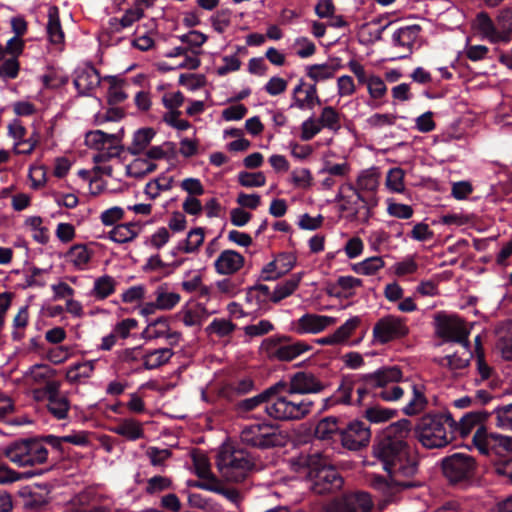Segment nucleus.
<instances>
[{"label":"nucleus","mask_w":512,"mask_h":512,"mask_svg":"<svg viewBox=\"0 0 512 512\" xmlns=\"http://www.w3.org/2000/svg\"><path fill=\"white\" fill-rule=\"evenodd\" d=\"M144 16V9L142 7H133L128 9L121 18H111L109 20L110 29L112 32L118 33L124 28L131 27L136 21H139Z\"/></svg>","instance_id":"34"},{"label":"nucleus","mask_w":512,"mask_h":512,"mask_svg":"<svg viewBox=\"0 0 512 512\" xmlns=\"http://www.w3.org/2000/svg\"><path fill=\"white\" fill-rule=\"evenodd\" d=\"M338 430V419L333 416L319 421L315 429V435L319 439H329Z\"/></svg>","instance_id":"56"},{"label":"nucleus","mask_w":512,"mask_h":512,"mask_svg":"<svg viewBox=\"0 0 512 512\" xmlns=\"http://www.w3.org/2000/svg\"><path fill=\"white\" fill-rule=\"evenodd\" d=\"M4 454L19 467L40 465L48 458L47 448L36 438L15 441L5 448Z\"/></svg>","instance_id":"5"},{"label":"nucleus","mask_w":512,"mask_h":512,"mask_svg":"<svg viewBox=\"0 0 512 512\" xmlns=\"http://www.w3.org/2000/svg\"><path fill=\"white\" fill-rule=\"evenodd\" d=\"M373 453L385 471L405 476H414L418 471L417 460L411 455L408 445H398L379 439L373 447Z\"/></svg>","instance_id":"3"},{"label":"nucleus","mask_w":512,"mask_h":512,"mask_svg":"<svg viewBox=\"0 0 512 512\" xmlns=\"http://www.w3.org/2000/svg\"><path fill=\"white\" fill-rule=\"evenodd\" d=\"M193 464L195 468L196 475L202 479V481H207L211 478H216L210 470V463L208 458L202 453H194L192 455Z\"/></svg>","instance_id":"58"},{"label":"nucleus","mask_w":512,"mask_h":512,"mask_svg":"<svg viewBox=\"0 0 512 512\" xmlns=\"http://www.w3.org/2000/svg\"><path fill=\"white\" fill-rule=\"evenodd\" d=\"M411 435V422L407 419H401L390 424L384 431L380 439L393 442L398 445H408L407 439Z\"/></svg>","instance_id":"27"},{"label":"nucleus","mask_w":512,"mask_h":512,"mask_svg":"<svg viewBox=\"0 0 512 512\" xmlns=\"http://www.w3.org/2000/svg\"><path fill=\"white\" fill-rule=\"evenodd\" d=\"M473 443L482 454H488L492 445L496 443H499L505 449H509L511 439L496 433L488 434L485 427L480 426L473 435Z\"/></svg>","instance_id":"23"},{"label":"nucleus","mask_w":512,"mask_h":512,"mask_svg":"<svg viewBox=\"0 0 512 512\" xmlns=\"http://www.w3.org/2000/svg\"><path fill=\"white\" fill-rule=\"evenodd\" d=\"M496 24L502 34L507 37V43L512 40V4L501 8L496 16Z\"/></svg>","instance_id":"50"},{"label":"nucleus","mask_w":512,"mask_h":512,"mask_svg":"<svg viewBox=\"0 0 512 512\" xmlns=\"http://www.w3.org/2000/svg\"><path fill=\"white\" fill-rule=\"evenodd\" d=\"M173 355V350L168 347L145 351L144 368L147 370L159 368L168 363Z\"/></svg>","instance_id":"35"},{"label":"nucleus","mask_w":512,"mask_h":512,"mask_svg":"<svg viewBox=\"0 0 512 512\" xmlns=\"http://www.w3.org/2000/svg\"><path fill=\"white\" fill-rule=\"evenodd\" d=\"M236 329V325L228 319L216 318L206 328L207 334H215L218 337H227Z\"/></svg>","instance_id":"49"},{"label":"nucleus","mask_w":512,"mask_h":512,"mask_svg":"<svg viewBox=\"0 0 512 512\" xmlns=\"http://www.w3.org/2000/svg\"><path fill=\"white\" fill-rule=\"evenodd\" d=\"M361 319L358 316L351 317L344 324L335 330V336L340 343L348 340L354 331L359 327Z\"/></svg>","instance_id":"60"},{"label":"nucleus","mask_w":512,"mask_h":512,"mask_svg":"<svg viewBox=\"0 0 512 512\" xmlns=\"http://www.w3.org/2000/svg\"><path fill=\"white\" fill-rule=\"evenodd\" d=\"M296 263V258L290 253H281L267 263L261 270V278L265 281L276 280L290 272Z\"/></svg>","instance_id":"18"},{"label":"nucleus","mask_w":512,"mask_h":512,"mask_svg":"<svg viewBox=\"0 0 512 512\" xmlns=\"http://www.w3.org/2000/svg\"><path fill=\"white\" fill-rule=\"evenodd\" d=\"M47 409L56 419L62 420L68 416L70 402L66 396L48 399Z\"/></svg>","instance_id":"51"},{"label":"nucleus","mask_w":512,"mask_h":512,"mask_svg":"<svg viewBox=\"0 0 512 512\" xmlns=\"http://www.w3.org/2000/svg\"><path fill=\"white\" fill-rule=\"evenodd\" d=\"M324 387L312 373L301 371L293 374L289 380L288 394L275 399L269 407V417L278 421H298L306 418L312 412L314 402L299 395L318 393Z\"/></svg>","instance_id":"1"},{"label":"nucleus","mask_w":512,"mask_h":512,"mask_svg":"<svg viewBox=\"0 0 512 512\" xmlns=\"http://www.w3.org/2000/svg\"><path fill=\"white\" fill-rule=\"evenodd\" d=\"M398 116L392 113H375L367 120V125L373 129H381L388 126H393L396 123Z\"/></svg>","instance_id":"61"},{"label":"nucleus","mask_w":512,"mask_h":512,"mask_svg":"<svg viewBox=\"0 0 512 512\" xmlns=\"http://www.w3.org/2000/svg\"><path fill=\"white\" fill-rule=\"evenodd\" d=\"M456 433L457 422L450 414L423 416L416 428L419 442L427 448L446 446Z\"/></svg>","instance_id":"2"},{"label":"nucleus","mask_w":512,"mask_h":512,"mask_svg":"<svg viewBox=\"0 0 512 512\" xmlns=\"http://www.w3.org/2000/svg\"><path fill=\"white\" fill-rule=\"evenodd\" d=\"M120 139L116 134H108L107 139L104 142L103 149L99 150L100 154L95 157L99 158H112L119 156L121 153Z\"/></svg>","instance_id":"59"},{"label":"nucleus","mask_w":512,"mask_h":512,"mask_svg":"<svg viewBox=\"0 0 512 512\" xmlns=\"http://www.w3.org/2000/svg\"><path fill=\"white\" fill-rule=\"evenodd\" d=\"M340 67L339 63L330 62L310 65L306 68V71L309 78L314 82H319L333 78Z\"/></svg>","instance_id":"36"},{"label":"nucleus","mask_w":512,"mask_h":512,"mask_svg":"<svg viewBox=\"0 0 512 512\" xmlns=\"http://www.w3.org/2000/svg\"><path fill=\"white\" fill-rule=\"evenodd\" d=\"M196 486L203 490L222 495L236 507H239L243 501V495L238 489L225 485L221 480L217 478H211L207 481H200L196 483Z\"/></svg>","instance_id":"22"},{"label":"nucleus","mask_w":512,"mask_h":512,"mask_svg":"<svg viewBox=\"0 0 512 512\" xmlns=\"http://www.w3.org/2000/svg\"><path fill=\"white\" fill-rule=\"evenodd\" d=\"M238 182L243 187H261L266 183V177L262 172H240Z\"/></svg>","instance_id":"62"},{"label":"nucleus","mask_w":512,"mask_h":512,"mask_svg":"<svg viewBox=\"0 0 512 512\" xmlns=\"http://www.w3.org/2000/svg\"><path fill=\"white\" fill-rule=\"evenodd\" d=\"M139 230L136 223L119 224L109 232L108 237L116 243H127L137 237Z\"/></svg>","instance_id":"38"},{"label":"nucleus","mask_w":512,"mask_h":512,"mask_svg":"<svg viewBox=\"0 0 512 512\" xmlns=\"http://www.w3.org/2000/svg\"><path fill=\"white\" fill-rule=\"evenodd\" d=\"M356 385V380L349 377L343 378L335 393L330 398L325 400L327 405L354 404V400L352 399V392L354 391Z\"/></svg>","instance_id":"32"},{"label":"nucleus","mask_w":512,"mask_h":512,"mask_svg":"<svg viewBox=\"0 0 512 512\" xmlns=\"http://www.w3.org/2000/svg\"><path fill=\"white\" fill-rule=\"evenodd\" d=\"M274 293L269 287L263 284L255 285L247 291L246 300L250 303L255 302L258 309H266L269 302H273Z\"/></svg>","instance_id":"37"},{"label":"nucleus","mask_w":512,"mask_h":512,"mask_svg":"<svg viewBox=\"0 0 512 512\" xmlns=\"http://www.w3.org/2000/svg\"><path fill=\"white\" fill-rule=\"evenodd\" d=\"M204 229L201 227H197L194 229H191L186 237V239L183 241V243L179 246V249L183 251L184 253H194L198 251L200 246L204 242Z\"/></svg>","instance_id":"45"},{"label":"nucleus","mask_w":512,"mask_h":512,"mask_svg":"<svg viewBox=\"0 0 512 512\" xmlns=\"http://www.w3.org/2000/svg\"><path fill=\"white\" fill-rule=\"evenodd\" d=\"M142 337L146 340H154L158 338H165L168 340L169 345H178L181 340V333L172 331L169 325V318L161 316L146 326L142 332Z\"/></svg>","instance_id":"16"},{"label":"nucleus","mask_w":512,"mask_h":512,"mask_svg":"<svg viewBox=\"0 0 512 512\" xmlns=\"http://www.w3.org/2000/svg\"><path fill=\"white\" fill-rule=\"evenodd\" d=\"M369 96L374 100L383 98L387 93V86L383 79L376 75L369 76L366 83Z\"/></svg>","instance_id":"63"},{"label":"nucleus","mask_w":512,"mask_h":512,"mask_svg":"<svg viewBox=\"0 0 512 512\" xmlns=\"http://www.w3.org/2000/svg\"><path fill=\"white\" fill-rule=\"evenodd\" d=\"M408 333L406 320L395 315L380 318L373 327V337L380 344L403 338Z\"/></svg>","instance_id":"13"},{"label":"nucleus","mask_w":512,"mask_h":512,"mask_svg":"<svg viewBox=\"0 0 512 512\" xmlns=\"http://www.w3.org/2000/svg\"><path fill=\"white\" fill-rule=\"evenodd\" d=\"M387 187L397 193H401L404 191V172L400 168L391 169L386 178Z\"/></svg>","instance_id":"64"},{"label":"nucleus","mask_w":512,"mask_h":512,"mask_svg":"<svg viewBox=\"0 0 512 512\" xmlns=\"http://www.w3.org/2000/svg\"><path fill=\"white\" fill-rule=\"evenodd\" d=\"M100 84V76L96 69L87 67L77 71L74 86L81 95L89 94Z\"/></svg>","instance_id":"29"},{"label":"nucleus","mask_w":512,"mask_h":512,"mask_svg":"<svg viewBox=\"0 0 512 512\" xmlns=\"http://www.w3.org/2000/svg\"><path fill=\"white\" fill-rule=\"evenodd\" d=\"M48 21L46 24V33L51 44L63 49L65 43V33L63 31L59 9L55 5H50L47 11Z\"/></svg>","instance_id":"24"},{"label":"nucleus","mask_w":512,"mask_h":512,"mask_svg":"<svg viewBox=\"0 0 512 512\" xmlns=\"http://www.w3.org/2000/svg\"><path fill=\"white\" fill-rule=\"evenodd\" d=\"M245 264L243 255L234 250H224L214 262L215 271L220 275H234L240 271Z\"/></svg>","instance_id":"21"},{"label":"nucleus","mask_w":512,"mask_h":512,"mask_svg":"<svg viewBox=\"0 0 512 512\" xmlns=\"http://www.w3.org/2000/svg\"><path fill=\"white\" fill-rule=\"evenodd\" d=\"M488 414L483 411H473L465 414L459 423H457V433L461 437H466L470 434L473 428L483 426V422L486 420Z\"/></svg>","instance_id":"33"},{"label":"nucleus","mask_w":512,"mask_h":512,"mask_svg":"<svg viewBox=\"0 0 512 512\" xmlns=\"http://www.w3.org/2000/svg\"><path fill=\"white\" fill-rule=\"evenodd\" d=\"M442 469L451 483H459L474 476L476 463L470 455L455 453L443 459Z\"/></svg>","instance_id":"11"},{"label":"nucleus","mask_w":512,"mask_h":512,"mask_svg":"<svg viewBox=\"0 0 512 512\" xmlns=\"http://www.w3.org/2000/svg\"><path fill=\"white\" fill-rule=\"evenodd\" d=\"M307 466V478L310 481V489L318 495L333 493L340 490L344 480L339 472L320 454H311L303 459Z\"/></svg>","instance_id":"4"},{"label":"nucleus","mask_w":512,"mask_h":512,"mask_svg":"<svg viewBox=\"0 0 512 512\" xmlns=\"http://www.w3.org/2000/svg\"><path fill=\"white\" fill-rule=\"evenodd\" d=\"M155 132L151 128L140 129L134 134L133 142L128 148L131 154H140L146 149L151 140L153 139Z\"/></svg>","instance_id":"47"},{"label":"nucleus","mask_w":512,"mask_h":512,"mask_svg":"<svg viewBox=\"0 0 512 512\" xmlns=\"http://www.w3.org/2000/svg\"><path fill=\"white\" fill-rule=\"evenodd\" d=\"M180 295L170 292L164 285L158 286L154 292V300L159 310H171L180 302Z\"/></svg>","instance_id":"39"},{"label":"nucleus","mask_w":512,"mask_h":512,"mask_svg":"<svg viewBox=\"0 0 512 512\" xmlns=\"http://www.w3.org/2000/svg\"><path fill=\"white\" fill-rule=\"evenodd\" d=\"M478 33L491 43H507V37L502 34L501 29L496 26L487 12H479L473 23Z\"/></svg>","instance_id":"20"},{"label":"nucleus","mask_w":512,"mask_h":512,"mask_svg":"<svg viewBox=\"0 0 512 512\" xmlns=\"http://www.w3.org/2000/svg\"><path fill=\"white\" fill-rule=\"evenodd\" d=\"M287 337H270L261 344L266 354L279 361H292L298 356L310 351L312 347L303 341L286 343Z\"/></svg>","instance_id":"8"},{"label":"nucleus","mask_w":512,"mask_h":512,"mask_svg":"<svg viewBox=\"0 0 512 512\" xmlns=\"http://www.w3.org/2000/svg\"><path fill=\"white\" fill-rule=\"evenodd\" d=\"M341 443L349 450H359L368 445L371 432L362 421H352L341 431Z\"/></svg>","instance_id":"15"},{"label":"nucleus","mask_w":512,"mask_h":512,"mask_svg":"<svg viewBox=\"0 0 512 512\" xmlns=\"http://www.w3.org/2000/svg\"><path fill=\"white\" fill-rule=\"evenodd\" d=\"M112 431L130 441H135L144 437V429L141 422L133 418L120 420Z\"/></svg>","instance_id":"31"},{"label":"nucleus","mask_w":512,"mask_h":512,"mask_svg":"<svg viewBox=\"0 0 512 512\" xmlns=\"http://www.w3.org/2000/svg\"><path fill=\"white\" fill-rule=\"evenodd\" d=\"M94 370V364L91 361L76 364L70 367L66 372V379L70 383H79L83 379L91 376Z\"/></svg>","instance_id":"46"},{"label":"nucleus","mask_w":512,"mask_h":512,"mask_svg":"<svg viewBox=\"0 0 512 512\" xmlns=\"http://www.w3.org/2000/svg\"><path fill=\"white\" fill-rule=\"evenodd\" d=\"M387 477L373 474L370 478V486L381 493L386 502L392 501L394 496L403 489L411 488L414 484L410 481L413 476H405L396 472L386 471Z\"/></svg>","instance_id":"12"},{"label":"nucleus","mask_w":512,"mask_h":512,"mask_svg":"<svg viewBox=\"0 0 512 512\" xmlns=\"http://www.w3.org/2000/svg\"><path fill=\"white\" fill-rule=\"evenodd\" d=\"M380 174L375 168L367 169L362 171L357 177V187H355L360 193L361 192H375L379 186Z\"/></svg>","instance_id":"40"},{"label":"nucleus","mask_w":512,"mask_h":512,"mask_svg":"<svg viewBox=\"0 0 512 512\" xmlns=\"http://www.w3.org/2000/svg\"><path fill=\"white\" fill-rule=\"evenodd\" d=\"M157 165L145 157H138L126 166L127 174L133 178H142L153 172Z\"/></svg>","instance_id":"42"},{"label":"nucleus","mask_w":512,"mask_h":512,"mask_svg":"<svg viewBox=\"0 0 512 512\" xmlns=\"http://www.w3.org/2000/svg\"><path fill=\"white\" fill-rule=\"evenodd\" d=\"M421 28L419 25H410L399 28L392 36L393 44L399 47L405 54L400 57H405L411 53L412 47L419 36Z\"/></svg>","instance_id":"26"},{"label":"nucleus","mask_w":512,"mask_h":512,"mask_svg":"<svg viewBox=\"0 0 512 512\" xmlns=\"http://www.w3.org/2000/svg\"><path fill=\"white\" fill-rule=\"evenodd\" d=\"M305 97H294V106L298 109H313L315 105L321 103L320 98L317 95L316 85H309L305 90Z\"/></svg>","instance_id":"55"},{"label":"nucleus","mask_w":512,"mask_h":512,"mask_svg":"<svg viewBox=\"0 0 512 512\" xmlns=\"http://www.w3.org/2000/svg\"><path fill=\"white\" fill-rule=\"evenodd\" d=\"M396 414L393 409L383 408L380 406H372L365 410L364 416L371 423H383L392 419Z\"/></svg>","instance_id":"54"},{"label":"nucleus","mask_w":512,"mask_h":512,"mask_svg":"<svg viewBox=\"0 0 512 512\" xmlns=\"http://www.w3.org/2000/svg\"><path fill=\"white\" fill-rule=\"evenodd\" d=\"M318 120L322 128H327L334 132L341 128L340 114L331 106H326L322 109Z\"/></svg>","instance_id":"48"},{"label":"nucleus","mask_w":512,"mask_h":512,"mask_svg":"<svg viewBox=\"0 0 512 512\" xmlns=\"http://www.w3.org/2000/svg\"><path fill=\"white\" fill-rule=\"evenodd\" d=\"M116 286V279L105 274L95 278L89 294L96 301H103L115 293Z\"/></svg>","instance_id":"30"},{"label":"nucleus","mask_w":512,"mask_h":512,"mask_svg":"<svg viewBox=\"0 0 512 512\" xmlns=\"http://www.w3.org/2000/svg\"><path fill=\"white\" fill-rule=\"evenodd\" d=\"M217 467L228 481L241 482L253 468L249 456L241 450L223 447L217 456Z\"/></svg>","instance_id":"6"},{"label":"nucleus","mask_w":512,"mask_h":512,"mask_svg":"<svg viewBox=\"0 0 512 512\" xmlns=\"http://www.w3.org/2000/svg\"><path fill=\"white\" fill-rule=\"evenodd\" d=\"M94 251L85 244H75L65 253V260L76 270H87Z\"/></svg>","instance_id":"25"},{"label":"nucleus","mask_w":512,"mask_h":512,"mask_svg":"<svg viewBox=\"0 0 512 512\" xmlns=\"http://www.w3.org/2000/svg\"><path fill=\"white\" fill-rule=\"evenodd\" d=\"M336 322L331 316L307 313L295 322L294 329L298 334H317Z\"/></svg>","instance_id":"17"},{"label":"nucleus","mask_w":512,"mask_h":512,"mask_svg":"<svg viewBox=\"0 0 512 512\" xmlns=\"http://www.w3.org/2000/svg\"><path fill=\"white\" fill-rule=\"evenodd\" d=\"M408 386L412 389L413 397L411 398L409 403L403 408V412L406 415L412 416L419 414L421 411H423L427 404V401L420 386L410 384H408Z\"/></svg>","instance_id":"44"},{"label":"nucleus","mask_w":512,"mask_h":512,"mask_svg":"<svg viewBox=\"0 0 512 512\" xmlns=\"http://www.w3.org/2000/svg\"><path fill=\"white\" fill-rule=\"evenodd\" d=\"M495 425L502 430L512 431V403L499 406L493 411Z\"/></svg>","instance_id":"53"},{"label":"nucleus","mask_w":512,"mask_h":512,"mask_svg":"<svg viewBox=\"0 0 512 512\" xmlns=\"http://www.w3.org/2000/svg\"><path fill=\"white\" fill-rule=\"evenodd\" d=\"M472 325L458 316H437L436 333L445 342H455L460 345L470 344L469 335Z\"/></svg>","instance_id":"9"},{"label":"nucleus","mask_w":512,"mask_h":512,"mask_svg":"<svg viewBox=\"0 0 512 512\" xmlns=\"http://www.w3.org/2000/svg\"><path fill=\"white\" fill-rule=\"evenodd\" d=\"M336 201L340 202V211L347 212L348 218L352 221L360 219L361 216L364 221H368L371 216V207L376 204L372 199H365L364 196L349 183L339 187Z\"/></svg>","instance_id":"7"},{"label":"nucleus","mask_w":512,"mask_h":512,"mask_svg":"<svg viewBox=\"0 0 512 512\" xmlns=\"http://www.w3.org/2000/svg\"><path fill=\"white\" fill-rule=\"evenodd\" d=\"M374 506L371 495L365 491H351L332 499L325 512H371Z\"/></svg>","instance_id":"10"},{"label":"nucleus","mask_w":512,"mask_h":512,"mask_svg":"<svg viewBox=\"0 0 512 512\" xmlns=\"http://www.w3.org/2000/svg\"><path fill=\"white\" fill-rule=\"evenodd\" d=\"M302 279V274L297 273L292 275L288 280L280 283L274 289L273 303H278L282 299L290 296L299 286Z\"/></svg>","instance_id":"43"},{"label":"nucleus","mask_w":512,"mask_h":512,"mask_svg":"<svg viewBox=\"0 0 512 512\" xmlns=\"http://www.w3.org/2000/svg\"><path fill=\"white\" fill-rule=\"evenodd\" d=\"M385 263L379 256H373L355 265L354 270L363 275H373L384 267Z\"/></svg>","instance_id":"57"},{"label":"nucleus","mask_w":512,"mask_h":512,"mask_svg":"<svg viewBox=\"0 0 512 512\" xmlns=\"http://www.w3.org/2000/svg\"><path fill=\"white\" fill-rule=\"evenodd\" d=\"M460 346V350L441 358L438 361L439 365L447 367L452 371L468 367L473 357L470 344H462Z\"/></svg>","instance_id":"28"},{"label":"nucleus","mask_w":512,"mask_h":512,"mask_svg":"<svg viewBox=\"0 0 512 512\" xmlns=\"http://www.w3.org/2000/svg\"><path fill=\"white\" fill-rule=\"evenodd\" d=\"M145 455L150 464L154 467H166V462L172 457L171 449H161L155 446H150L146 449Z\"/></svg>","instance_id":"52"},{"label":"nucleus","mask_w":512,"mask_h":512,"mask_svg":"<svg viewBox=\"0 0 512 512\" xmlns=\"http://www.w3.org/2000/svg\"><path fill=\"white\" fill-rule=\"evenodd\" d=\"M401 378L402 371L397 366L384 367L374 373L363 375V380L368 386L374 387V392L388 388L389 385L399 382Z\"/></svg>","instance_id":"19"},{"label":"nucleus","mask_w":512,"mask_h":512,"mask_svg":"<svg viewBox=\"0 0 512 512\" xmlns=\"http://www.w3.org/2000/svg\"><path fill=\"white\" fill-rule=\"evenodd\" d=\"M240 438L246 445L257 448H268L277 445L279 435L271 424L260 423L243 428Z\"/></svg>","instance_id":"14"},{"label":"nucleus","mask_w":512,"mask_h":512,"mask_svg":"<svg viewBox=\"0 0 512 512\" xmlns=\"http://www.w3.org/2000/svg\"><path fill=\"white\" fill-rule=\"evenodd\" d=\"M173 177L161 175L151 181L145 186V194L151 199L155 200L163 191H169L173 187Z\"/></svg>","instance_id":"41"}]
</instances>
